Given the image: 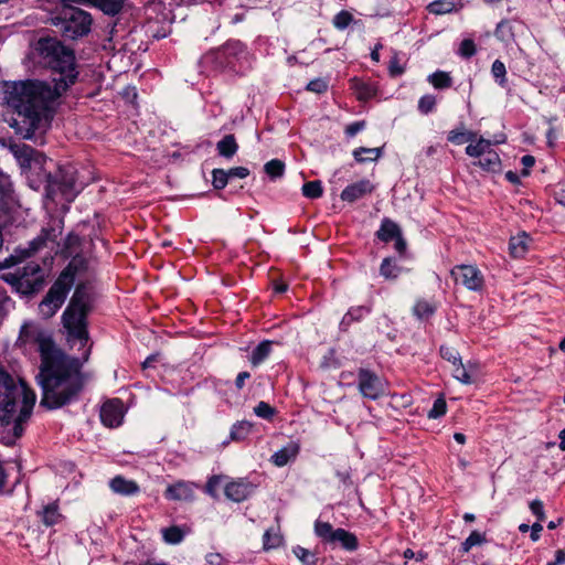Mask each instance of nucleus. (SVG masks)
<instances>
[{"label": "nucleus", "mask_w": 565, "mask_h": 565, "mask_svg": "<svg viewBox=\"0 0 565 565\" xmlns=\"http://www.w3.org/2000/svg\"><path fill=\"white\" fill-rule=\"evenodd\" d=\"M36 62L51 70L54 87L41 81L4 83L0 86V103L12 109L6 118L21 138L36 145L45 143V134L53 119V102L77 78L75 55L55 38H40L34 45Z\"/></svg>", "instance_id": "1"}, {"label": "nucleus", "mask_w": 565, "mask_h": 565, "mask_svg": "<svg viewBox=\"0 0 565 565\" xmlns=\"http://www.w3.org/2000/svg\"><path fill=\"white\" fill-rule=\"evenodd\" d=\"M11 153L23 171L29 172L31 185L38 189L44 184L46 196L55 200L61 195L73 201L78 193L75 170L72 167H55L53 160L24 143H11Z\"/></svg>", "instance_id": "2"}, {"label": "nucleus", "mask_w": 565, "mask_h": 565, "mask_svg": "<svg viewBox=\"0 0 565 565\" xmlns=\"http://www.w3.org/2000/svg\"><path fill=\"white\" fill-rule=\"evenodd\" d=\"M35 380L41 388L40 406L46 409H56L72 403L83 387L77 360L64 352L41 363Z\"/></svg>", "instance_id": "3"}, {"label": "nucleus", "mask_w": 565, "mask_h": 565, "mask_svg": "<svg viewBox=\"0 0 565 565\" xmlns=\"http://www.w3.org/2000/svg\"><path fill=\"white\" fill-rule=\"evenodd\" d=\"M35 393L23 381L18 383L0 371V440L13 444L24 431L32 414Z\"/></svg>", "instance_id": "4"}, {"label": "nucleus", "mask_w": 565, "mask_h": 565, "mask_svg": "<svg viewBox=\"0 0 565 565\" xmlns=\"http://www.w3.org/2000/svg\"><path fill=\"white\" fill-rule=\"evenodd\" d=\"M92 308V292L86 285H78L63 312L62 321L68 335L86 343L88 340L87 315Z\"/></svg>", "instance_id": "5"}, {"label": "nucleus", "mask_w": 565, "mask_h": 565, "mask_svg": "<svg viewBox=\"0 0 565 565\" xmlns=\"http://www.w3.org/2000/svg\"><path fill=\"white\" fill-rule=\"evenodd\" d=\"M84 264L85 259L83 257L77 254L73 256L68 266L61 273L39 306L43 317L51 318L61 308L74 285L76 271L83 268Z\"/></svg>", "instance_id": "6"}, {"label": "nucleus", "mask_w": 565, "mask_h": 565, "mask_svg": "<svg viewBox=\"0 0 565 565\" xmlns=\"http://www.w3.org/2000/svg\"><path fill=\"white\" fill-rule=\"evenodd\" d=\"M64 228L62 218L52 217L42 228L41 233L30 243V249L15 250L10 257L4 259V266L11 267L22 263V260L42 248H49L58 254L61 252V242L58 241Z\"/></svg>", "instance_id": "7"}, {"label": "nucleus", "mask_w": 565, "mask_h": 565, "mask_svg": "<svg viewBox=\"0 0 565 565\" xmlns=\"http://www.w3.org/2000/svg\"><path fill=\"white\" fill-rule=\"evenodd\" d=\"M92 23V15L75 7H64L52 18V24L63 38L68 40H76L87 35L90 31Z\"/></svg>", "instance_id": "8"}, {"label": "nucleus", "mask_w": 565, "mask_h": 565, "mask_svg": "<svg viewBox=\"0 0 565 565\" xmlns=\"http://www.w3.org/2000/svg\"><path fill=\"white\" fill-rule=\"evenodd\" d=\"M2 278L17 292L23 296H31L42 289L45 271L39 263L30 260L22 267H17L13 271L3 274Z\"/></svg>", "instance_id": "9"}, {"label": "nucleus", "mask_w": 565, "mask_h": 565, "mask_svg": "<svg viewBox=\"0 0 565 565\" xmlns=\"http://www.w3.org/2000/svg\"><path fill=\"white\" fill-rule=\"evenodd\" d=\"M29 344L38 345L41 363L62 353V351L55 345L52 337L34 322L23 323L17 340L18 347H26Z\"/></svg>", "instance_id": "10"}, {"label": "nucleus", "mask_w": 565, "mask_h": 565, "mask_svg": "<svg viewBox=\"0 0 565 565\" xmlns=\"http://www.w3.org/2000/svg\"><path fill=\"white\" fill-rule=\"evenodd\" d=\"M358 390L364 398L375 401L385 394V382L373 371L359 369Z\"/></svg>", "instance_id": "11"}, {"label": "nucleus", "mask_w": 565, "mask_h": 565, "mask_svg": "<svg viewBox=\"0 0 565 565\" xmlns=\"http://www.w3.org/2000/svg\"><path fill=\"white\" fill-rule=\"evenodd\" d=\"M456 282L463 285L470 290H478L482 287L483 277L478 268L471 265H459L451 270Z\"/></svg>", "instance_id": "12"}, {"label": "nucleus", "mask_w": 565, "mask_h": 565, "mask_svg": "<svg viewBox=\"0 0 565 565\" xmlns=\"http://www.w3.org/2000/svg\"><path fill=\"white\" fill-rule=\"evenodd\" d=\"M18 206L12 184L6 178H0V221L7 223Z\"/></svg>", "instance_id": "13"}, {"label": "nucleus", "mask_w": 565, "mask_h": 565, "mask_svg": "<svg viewBox=\"0 0 565 565\" xmlns=\"http://www.w3.org/2000/svg\"><path fill=\"white\" fill-rule=\"evenodd\" d=\"M124 418L122 403L119 399H110L100 408L102 423L110 428L121 425Z\"/></svg>", "instance_id": "14"}, {"label": "nucleus", "mask_w": 565, "mask_h": 565, "mask_svg": "<svg viewBox=\"0 0 565 565\" xmlns=\"http://www.w3.org/2000/svg\"><path fill=\"white\" fill-rule=\"evenodd\" d=\"M253 491V484L242 479L227 483L224 490L226 498L234 502L246 500Z\"/></svg>", "instance_id": "15"}, {"label": "nucleus", "mask_w": 565, "mask_h": 565, "mask_svg": "<svg viewBox=\"0 0 565 565\" xmlns=\"http://www.w3.org/2000/svg\"><path fill=\"white\" fill-rule=\"evenodd\" d=\"M374 190V185L370 180L363 179L355 183L348 185L341 192V199L347 202H354L364 195L371 193Z\"/></svg>", "instance_id": "16"}, {"label": "nucleus", "mask_w": 565, "mask_h": 565, "mask_svg": "<svg viewBox=\"0 0 565 565\" xmlns=\"http://www.w3.org/2000/svg\"><path fill=\"white\" fill-rule=\"evenodd\" d=\"M193 483L188 481H177L173 484L168 486L164 491V495L168 500L174 501H189L193 499Z\"/></svg>", "instance_id": "17"}, {"label": "nucleus", "mask_w": 565, "mask_h": 565, "mask_svg": "<svg viewBox=\"0 0 565 565\" xmlns=\"http://www.w3.org/2000/svg\"><path fill=\"white\" fill-rule=\"evenodd\" d=\"M110 489L120 495H134L139 492V486L134 480H128L121 476H116L109 482Z\"/></svg>", "instance_id": "18"}, {"label": "nucleus", "mask_w": 565, "mask_h": 565, "mask_svg": "<svg viewBox=\"0 0 565 565\" xmlns=\"http://www.w3.org/2000/svg\"><path fill=\"white\" fill-rule=\"evenodd\" d=\"M501 142H504V139L492 141V140L486 139L483 137H480V138L476 137V140L473 142H470L466 147V153L469 157L480 158V157L484 156L487 152H489L490 150H492L491 147L493 145L501 143Z\"/></svg>", "instance_id": "19"}, {"label": "nucleus", "mask_w": 565, "mask_h": 565, "mask_svg": "<svg viewBox=\"0 0 565 565\" xmlns=\"http://www.w3.org/2000/svg\"><path fill=\"white\" fill-rule=\"evenodd\" d=\"M331 543H339L344 550L350 552L359 547L358 537L344 529H335Z\"/></svg>", "instance_id": "20"}, {"label": "nucleus", "mask_w": 565, "mask_h": 565, "mask_svg": "<svg viewBox=\"0 0 565 565\" xmlns=\"http://www.w3.org/2000/svg\"><path fill=\"white\" fill-rule=\"evenodd\" d=\"M299 451V447L295 443L288 444L286 447L279 449L271 456V461L277 467L287 465L291 459H295Z\"/></svg>", "instance_id": "21"}, {"label": "nucleus", "mask_w": 565, "mask_h": 565, "mask_svg": "<svg viewBox=\"0 0 565 565\" xmlns=\"http://www.w3.org/2000/svg\"><path fill=\"white\" fill-rule=\"evenodd\" d=\"M371 312L370 306H356L352 307L348 310V312L343 316L340 327L342 330H348V328L354 321H360L364 317H366Z\"/></svg>", "instance_id": "22"}, {"label": "nucleus", "mask_w": 565, "mask_h": 565, "mask_svg": "<svg viewBox=\"0 0 565 565\" xmlns=\"http://www.w3.org/2000/svg\"><path fill=\"white\" fill-rule=\"evenodd\" d=\"M126 1L127 0H90V4L98 8L105 14L115 17L122 11Z\"/></svg>", "instance_id": "23"}, {"label": "nucleus", "mask_w": 565, "mask_h": 565, "mask_svg": "<svg viewBox=\"0 0 565 565\" xmlns=\"http://www.w3.org/2000/svg\"><path fill=\"white\" fill-rule=\"evenodd\" d=\"M216 150L221 157L230 159L234 157L238 150V145L234 135L230 134L224 136L217 143Z\"/></svg>", "instance_id": "24"}, {"label": "nucleus", "mask_w": 565, "mask_h": 565, "mask_svg": "<svg viewBox=\"0 0 565 565\" xmlns=\"http://www.w3.org/2000/svg\"><path fill=\"white\" fill-rule=\"evenodd\" d=\"M399 234H402L399 226L388 218L382 221L381 227L376 233L377 237L382 242H390L396 238Z\"/></svg>", "instance_id": "25"}, {"label": "nucleus", "mask_w": 565, "mask_h": 565, "mask_svg": "<svg viewBox=\"0 0 565 565\" xmlns=\"http://www.w3.org/2000/svg\"><path fill=\"white\" fill-rule=\"evenodd\" d=\"M475 164L479 166L486 171L497 172L500 171L501 160L495 151L490 150L484 156L480 157L478 162H475Z\"/></svg>", "instance_id": "26"}, {"label": "nucleus", "mask_w": 565, "mask_h": 565, "mask_svg": "<svg viewBox=\"0 0 565 565\" xmlns=\"http://www.w3.org/2000/svg\"><path fill=\"white\" fill-rule=\"evenodd\" d=\"M476 373V366L469 364L463 365L462 362H458L454 365L452 374L456 380L463 384H471L473 382V374Z\"/></svg>", "instance_id": "27"}, {"label": "nucleus", "mask_w": 565, "mask_h": 565, "mask_svg": "<svg viewBox=\"0 0 565 565\" xmlns=\"http://www.w3.org/2000/svg\"><path fill=\"white\" fill-rule=\"evenodd\" d=\"M271 341H263L260 342L252 352L249 361L254 366L263 363L271 352Z\"/></svg>", "instance_id": "28"}, {"label": "nucleus", "mask_w": 565, "mask_h": 565, "mask_svg": "<svg viewBox=\"0 0 565 565\" xmlns=\"http://www.w3.org/2000/svg\"><path fill=\"white\" fill-rule=\"evenodd\" d=\"M510 254L514 258H521L527 250V236L525 234L511 237L509 243Z\"/></svg>", "instance_id": "29"}, {"label": "nucleus", "mask_w": 565, "mask_h": 565, "mask_svg": "<svg viewBox=\"0 0 565 565\" xmlns=\"http://www.w3.org/2000/svg\"><path fill=\"white\" fill-rule=\"evenodd\" d=\"M81 238L77 234L70 233L61 243V252L58 254L70 257L77 253Z\"/></svg>", "instance_id": "30"}, {"label": "nucleus", "mask_w": 565, "mask_h": 565, "mask_svg": "<svg viewBox=\"0 0 565 565\" xmlns=\"http://www.w3.org/2000/svg\"><path fill=\"white\" fill-rule=\"evenodd\" d=\"M477 134L473 131L461 129H454L448 134V141L454 145H462L466 142H473L476 140Z\"/></svg>", "instance_id": "31"}, {"label": "nucleus", "mask_w": 565, "mask_h": 565, "mask_svg": "<svg viewBox=\"0 0 565 565\" xmlns=\"http://www.w3.org/2000/svg\"><path fill=\"white\" fill-rule=\"evenodd\" d=\"M381 148L360 147L353 151V157L358 162L362 163L377 160L381 157Z\"/></svg>", "instance_id": "32"}, {"label": "nucleus", "mask_w": 565, "mask_h": 565, "mask_svg": "<svg viewBox=\"0 0 565 565\" xmlns=\"http://www.w3.org/2000/svg\"><path fill=\"white\" fill-rule=\"evenodd\" d=\"M428 11L434 14H446L456 10L455 0H435L427 7Z\"/></svg>", "instance_id": "33"}, {"label": "nucleus", "mask_w": 565, "mask_h": 565, "mask_svg": "<svg viewBox=\"0 0 565 565\" xmlns=\"http://www.w3.org/2000/svg\"><path fill=\"white\" fill-rule=\"evenodd\" d=\"M399 273H401V268L395 263H393L392 258L383 259L381 267H380V274L385 279H395L398 277Z\"/></svg>", "instance_id": "34"}, {"label": "nucleus", "mask_w": 565, "mask_h": 565, "mask_svg": "<svg viewBox=\"0 0 565 565\" xmlns=\"http://www.w3.org/2000/svg\"><path fill=\"white\" fill-rule=\"evenodd\" d=\"M334 532H335V530L332 527V525L329 522L316 521L315 533L322 541H324L327 543H331Z\"/></svg>", "instance_id": "35"}, {"label": "nucleus", "mask_w": 565, "mask_h": 565, "mask_svg": "<svg viewBox=\"0 0 565 565\" xmlns=\"http://www.w3.org/2000/svg\"><path fill=\"white\" fill-rule=\"evenodd\" d=\"M429 83L438 89L448 88L451 86L452 81L448 73L446 72H435L428 77Z\"/></svg>", "instance_id": "36"}, {"label": "nucleus", "mask_w": 565, "mask_h": 565, "mask_svg": "<svg viewBox=\"0 0 565 565\" xmlns=\"http://www.w3.org/2000/svg\"><path fill=\"white\" fill-rule=\"evenodd\" d=\"M252 425L248 422H239L233 425L230 437L234 441L243 440L250 433Z\"/></svg>", "instance_id": "37"}, {"label": "nucleus", "mask_w": 565, "mask_h": 565, "mask_svg": "<svg viewBox=\"0 0 565 565\" xmlns=\"http://www.w3.org/2000/svg\"><path fill=\"white\" fill-rule=\"evenodd\" d=\"M494 34L500 41L503 42H509L513 40L514 34L512 23L508 20L501 21L497 25Z\"/></svg>", "instance_id": "38"}, {"label": "nucleus", "mask_w": 565, "mask_h": 565, "mask_svg": "<svg viewBox=\"0 0 565 565\" xmlns=\"http://www.w3.org/2000/svg\"><path fill=\"white\" fill-rule=\"evenodd\" d=\"M264 170L273 179L280 178L285 172V163L279 159H271L265 163Z\"/></svg>", "instance_id": "39"}, {"label": "nucleus", "mask_w": 565, "mask_h": 565, "mask_svg": "<svg viewBox=\"0 0 565 565\" xmlns=\"http://www.w3.org/2000/svg\"><path fill=\"white\" fill-rule=\"evenodd\" d=\"M41 515H42V522L47 526H52V525L58 523V521L61 519V514L57 511V507L54 504L45 507L43 509Z\"/></svg>", "instance_id": "40"}, {"label": "nucleus", "mask_w": 565, "mask_h": 565, "mask_svg": "<svg viewBox=\"0 0 565 565\" xmlns=\"http://www.w3.org/2000/svg\"><path fill=\"white\" fill-rule=\"evenodd\" d=\"M161 532L164 542L168 544H179L184 537L183 532L178 526L166 527Z\"/></svg>", "instance_id": "41"}, {"label": "nucleus", "mask_w": 565, "mask_h": 565, "mask_svg": "<svg viewBox=\"0 0 565 565\" xmlns=\"http://www.w3.org/2000/svg\"><path fill=\"white\" fill-rule=\"evenodd\" d=\"M413 311L418 319H427L435 312V307L428 301L419 300L414 306Z\"/></svg>", "instance_id": "42"}, {"label": "nucleus", "mask_w": 565, "mask_h": 565, "mask_svg": "<svg viewBox=\"0 0 565 565\" xmlns=\"http://www.w3.org/2000/svg\"><path fill=\"white\" fill-rule=\"evenodd\" d=\"M322 185L320 181L306 182L302 185V194L309 199H318L322 195Z\"/></svg>", "instance_id": "43"}, {"label": "nucleus", "mask_w": 565, "mask_h": 565, "mask_svg": "<svg viewBox=\"0 0 565 565\" xmlns=\"http://www.w3.org/2000/svg\"><path fill=\"white\" fill-rule=\"evenodd\" d=\"M486 541L484 534L479 533L478 531H472L470 535L462 542L461 551L463 553L469 552L473 546L480 545Z\"/></svg>", "instance_id": "44"}, {"label": "nucleus", "mask_w": 565, "mask_h": 565, "mask_svg": "<svg viewBox=\"0 0 565 565\" xmlns=\"http://www.w3.org/2000/svg\"><path fill=\"white\" fill-rule=\"evenodd\" d=\"M294 554L297 556V558L303 564V565H315L316 564V556L313 553H311L309 550L296 546L294 547Z\"/></svg>", "instance_id": "45"}, {"label": "nucleus", "mask_w": 565, "mask_h": 565, "mask_svg": "<svg viewBox=\"0 0 565 565\" xmlns=\"http://www.w3.org/2000/svg\"><path fill=\"white\" fill-rule=\"evenodd\" d=\"M264 540V548L270 550L278 547L282 542V536L277 532H271V530H267L263 536Z\"/></svg>", "instance_id": "46"}, {"label": "nucleus", "mask_w": 565, "mask_h": 565, "mask_svg": "<svg viewBox=\"0 0 565 565\" xmlns=\"http://www.w3.org/2000/svg\"><path fill=\"white\" fill-rule=\"evenodd\" d=\"M212 184L217 190L224 189L228 183V173L224 169H214L212 171Z\"/></svg>", "instance_id": "47"}, {"label": "nucleus", "mask_w": 565, "mask_h": 565, "mask_svg": "<svg viewBox=\"0 0 565 565\" xmlns=\"http://www.w3.org/2000/svg\"><path fill=\"white\" fill-rule=\"evenodd\" d=\"M491 73L493 77L499 82L500 85H504L507 82V68L503 62L495 60L491 66Z\"/></svg>", "instance_id": "48"}, {"label": "nucleus", "mask_w": 565, "mask_h": 565, "mask_svg": "<svg viewBox=\"0 0 565 565\" xmlns=\"http://www.w3.org/2000/svg\"><path fill=\"white\" fill-rule=\"evenodd\" d=\"M353 17L348 11H341L333 18V25L338 30H344L352 22Z\"/></svg>", "instance_id": "49"}, {"label": "nucleus", "mask_w": 565, "mask_h": 565, "mask_svg": "<svg viewBox=\"0 0 565 565\" xmlns=\"http://www.w3.org/2000/svg\"><path fill=\"white\" fill-rule=\"evenodd\" d=\"M446 401L443 397H439L434 402L431 409L428 412V417L434 419L439 418L440 416L446 414Z\"/></svg>", "instance_id": "50"}, {"label": "nucleus", "mask_w": 565, "mask_h": 565, "mask_svg": "<svg viewBox=\"0 0 565 565\" xmlns=\"http://www.w3.org/2000/svg\"><path fill=\"white\" fill-rule=\"evenodd\" d=\"M439 352L441 358L451 362L452 365L461 361L459 352L451 347L441 345Z\"/></svg>", "instance_id": "51"}, {"label": "nucleus", "mask_w": 565, "mask_h": 565, "mask_svg": "<svg viewBox=\"0 0 565 565\" xmlns=\"http://www.w3.org/2000/svg\"><path fill=\"white\" fill-rule=\"evenodd\" d=\"M436 106V98L433 95H424L418 102V109L422 114L433 111Z\"/></svg>", "instance_id": "52"}, {"label": "nucleus", "mask_w": 565, "mask_h": 565, "mask_svg": "<svg viewBox=\"0 0 565 565\" xmlns=\"http://www.w3.org/2000/svg\"><path fill=\"white\" fill-rule=\"evenodd\" d=\"M255 414L258 417L269 419L275 415V408L266 402H259L254 408Z\"/></svg>", "instance_id": "53"}, {"label": "nucleus", "mask_w": 565, "mask_h": 565, "mask_svg": "<svg viewBox=\"0 0 565 565\" xmlns=\"http://www.w3.org/2000/svg\"><path fill=\"white\" fill-rule=\"evenodd\" d=\"M307 89L317 94L324 93L328 89V82L323 78H315L308 83Z\"/></svg>", "instance_id": "54"}, {"label": "nucleus", "mask_w": 565, "mask_h": 565, "mask_svg": "<svg viewBox=\"0 0 565 565\" xmlns=\"http://www.w3.org/2000/svg\"><path fill=\"white\" fill-rule=\"evenodd\" d=\"M459 53L463 57H471L476 53L475 42L470 39H466L461 42Z\"/></svg>", "instance_id": "55"}, {"label": "nucleus", "mask_w": 565, "mask_h": 565, "mask_svg": "<svg viewBox=\"0 0 565 565\" xmlns=\"http://www.w3.org/2000/svg\"><path fill=\"white\" fill-rule=\"evenodd\" d=\"M530 510L537 518L539 522H542L545 520L546 515L544 512L543 502L541 500H539V499L533 500L530 503Z\"/></svg>", "instance_id": "56"}, {"label": "nucleus", "mask_w": 565, "mask_h": 565, "mask_svg": "<svg viewBox=\"0 0 565 565\" xmlns=\"http://www.w3.org/2000/svg\"><path fill=\"white\" fill-rule=\"evenodd\" d=\"M388 72H390L391 76H394V77L402 75L404 73V68L399 64V58H398L397 54H394L391 57L390 64H388Z\"/></svg>", "instance_id": "57"}, {"label": "nucleus", "mask_w": 565, "mask_h": 565, "mask_svg": "<svg viewBox=\"0 0 565 565\" xmlns=\"http://www.w3.org/2000/svg\"><path fill=\"white\" fill-rule=\"evenodd\" d=\"M228 173V178H239L244 179L249 174V170L245 167H235L226 170Z\"/></svg>", "instance_id": "58"}, {"label": "nucleus", "mask_w": 565, "mask_h": 565, "mask_svg": "<svg viewBox=\"0 0 565 565\" xmlns=\"http://www.w3.org/2000/svg\"><path fill=\"white\" fill-rule=\"evenodd\" d=\"M365 126L364 121H355L347 126L345 132L348 136H355L358 132H360Z\"/></svg>", "instance_id": "59"}, {"label": "nucleus", "mask_w": 565, "mask_h": 565, "mask_svg": "<svg viewBox=\"0 0 565 565\" xmlns=\"http://www.w3.org/2000/svg\"><path fill=\"white\" fill-rule=\"evenodd\" d=\"M521 161H522V164L524 166V170L522 171V174L527 175L529 174L527 169L532 168L534 166L535 158L533 156L526 154V156L522 157Z\"/></svg>", "instance_id": "60"}, {"label": "nucleus", "mask_w": 565, "mask_h": 565, "mask_svg": "<svg viewBox=\"0 0 565 565\" xmlns=\"http://www.w3.org/2000/svg\"><path fill=\"white\" fill-rule=\"evenodd\" d=\"M395 239V244H394V247L396 249V252L399 254V255H404L405 252H406V242L405 239L403 238L402 234H399Z\"/></svg>", "instance_id": "61"}, {"label": "nucleus", "mask_w": 565, "mask_h": 565, "mask_svg": "<svg viewBox=\"0 0 565 565\" xmlns=\"http://www.w3.org/2000/svg\"><path fill=\"white\" fill-rule=\"evenodd\" d=\"M250 377V374L246 371L238 373L235 380V386L237 390H242L245 385V381Z\"/></svg>", "instance_id": "62"}, {"label": "nucleus", "mask_w": 565, "mask_h": 565, "mask_svg": "<svg viewBox=\"0 0 565 565\" xmlns=\"http://www.w3.org/2000/svg\"><path fill=\"white\" fill-rule=\"evenodd\" d=\"M206 562L211 565H222L223 556L218 553H210L206 555Z\"/></svg>", "instance_id": "63"}, {"label": "nucleus", "mask_w": 565, "mask_h": 565, "mask_svg": "<svg viewBox=\"0 0 565 565\" xmlns=\"http://www.w3.org/2000/svg\"><path fill=\"white\" fill-rule=\"evenodd\" d=\"M542 530H543V526H542L541 522H535L531 526V540L536 542L540 539V533L542 532Z\"/></svg>", "instance_id": "64"}]
</instances>
